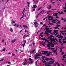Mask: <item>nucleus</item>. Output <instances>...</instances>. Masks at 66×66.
Masks as SVG:
<instances>
[{"label":"nucleus","mask_w":66,"mask_h":66,"mask_svg":"<svg viewBox=\"0 0 66 66\" xmlns=\"http://www.w3.org/2000/svg\"><path fill=\"white\" fill-rule=\"evenodd\" d=\"M53 61H51L49 62H47V63L45 64V66H51V64H51H53V63L54 62V60H52Z\"/></svg>","instance_id":"f257e3e1"},{"label":"nucleus","mask_w":66,"mask_h":66,"mask_svg":"<svg viewBox=\"0 0 66 66\" xmlns=\"http://www.w3.org/2000/svg\"><path fill=\"white\" fill-rule=\"evenodd\" d=\"M44 53H42V54H47V56H50L51 54H52L51 52H48V51H45Z\"/></svg>","instance_id":"f03ea898"},{"label":"nucleus","mask_w":66,"mask_h":66,"mask_svg":"<svg viewBox=\"0 0 66 66\" xmlns=\"http://www.w3.org/2000/svg\"><path fill=\"white\" fill-rule=\"evenodd\" d=\"M45 29L46 30L47 32H48V33H51V32H52V30H49V28H45Z\"/></svg>","instance_id":"7ed1b4c3"},{"label":"nucleus","mask_w":66,"mask_h":66,"mask_svg":"<svg viewBox=\"0 0 66 66\" xmlns=\"http://www.w3.org/2000/svg\"><path fill=\"white\" fill-rule=\"evenodd\" d=\"M34 24L35 25V26H35V28H37V27L38 26V24L37 22H35L34 23Z\"/></svg>","instance_id":"20e7f679"},{"label":"nucleus","mask_w":66,"mask_h":66,"mask_svg":"<svg viewBox=\"0 0 66 66\" xmlns=\"http://www.w3.org/2000/svg\"><path fill=\"white\" fill-rule=\"evenodd\" d=\"M25 9H26V6H25V8H24V9L23 10V11L22 12V13H23V14L22 15V16L23 17H24V12L25 11Z\"/></svg>","instance_id":"39448f33"},{"label":"nucleus","mask_w":66,"mask_h":66,"mask_svg":"<svg viewBox=\"0 0 66 66\" xmlns=\"http://www.w3.org/2000/svg\"><path fill=\"white\" fill-rule=\"evenodd\" d=\"M24 42H25L23 44H22V46L23 47H24V45H25V44H26V43H27V42L26 41V40H25L24 41Z\"/></svg>","instance_id":"423d86ee"},{"label":"nucleus","mask_w":66,"mask_h":66,"mask_svg":"<svg viewBox=\"0 0 66 66\" xmlns=\"http://www.w3.org/2000/svg\"><path fill=\"white\" fill-rule=\"evenodd\" d=\"M17 40V39H13V40H12L11 41V42L12 43H15V42H16V41Z\"/></svg>","instance_id":"0eeeda50"},{"label":"nucleus","mask_w":66,"mask_h":66,"mask_svg":"<svg viewBox=\"0 0 66 66\" xmlns=\"http://www.w3.org/2000/svg\"><path fill=\"white\" fill-rule=\"evenodd\" d=\"M45 11H42L40 12V15H42V14H43V13H45Z\"/></svg>","instance_id":"6e6552de"},{"label":"nucleus","mask_w":66,"mask_h":66,"mask_svg":"<svg viewBox=\"0 0 66 66\" xmlns=\"http://www.w3.org/2000/svg\"><path fill=\"white\" fill-rule=\"evenodd\" d=\"M63 48H65V47H61L60 48V52H62V50Z\"/></svg>","instance_id":"1a4fd4ad"},{"label":"nucleus","mask_w":66,"mask_h":66,"mask_svg":"<svg viewBox=\"0 0 66 66\" xmlns=\"http://www.w3.org/2000/svg\"><path fill=\"white\" fill-rule=\"evenodd\" d=\"M43 60H42V62H43V63H47V62H46V61H45V59L44 58H43ZM43 60H44L43 61Z\"/></svg>","instance_id":"9d476101"},{"label":"nucleus","mask_w":66,"mask_h":66,"mask_svg":"<svg viewBox=\"0 0 66 66\" xmlns=\"http://www.w3.org/2000/svg\"><path fill=\"white\" fill-rule=\"evenodd\" d=\"M53 51L54 52V53H55V52H56V55L57 54V53H56V50H53Z\"/></svg>","instance_id":"9b49d317"},{"label":"nucleus","mask_w":66,"mask_h":66,"mask_svg":"<svg viewBox=\"0 0 66 66\" xmlns=\"http://www.w3.org/2000/svg\"><path fill=\"white\" fill-rule=\"evenodd\" d=\"M35 59H39L40 58V57H37V56L36 55L35 56Z\"/></svg>","instance_id":"f8f14e48"},{"label":"nucleus","mask_w":66,"mask_h":66,"mask_svg":"<svg viewBox=\"0 0 66 66\" xmlns=\"http://www.w3.org/2000/svg\"><path fill=\"white\" fill-rule=\"evenodd\" d=\"M58 30H54L53 31L54 32H53V33H54V34H55L57 32L56 31H57Z\"/></svg>","instance_id":"ddd939ff"},{"label":"nucleus","mask_w":66,"mask_h":66,"mask_svg":"<svg viewBox=\"0 0 66 66\" xmlns=\"http://www.w3.org/2000/svg\"><path fill=\"white\" fill-rule=\"evenodd\" d=\"M29 60L30 63H33V61H32V60L31 58H29Z\"/></svg>","instance_id":"4468645a"},{"label":"nucleus","mask_w":66,"mask_h":66,"mask_svg":"<svg viewBox=\"0 0 66 66\" xmlns=\"http://www.w3.org/2000/svg\"><path fill=\"white\" fill-rule=\"evenodd\" d=\"M23 27L24 28H28V26L26 25H23Z\"/></svg>","instance_id":"2eb2a0df"},{"label":"nucleus","mask_w":66,"mask_h":66,"mask_svg":"<svg viewBox=\"0 0 66 66\" xmlns=\"http://www.w3.org/2000/svg\"><path fill=\"white\" fill-rule=\"evenodd\" d=\"M51 42H55V40L54 39V38H53L52 39V41H51Z\"/></svg>","instance_id":"dca6fc26"},{"label":"nucleus","mask_w":66,"mask_h":66,"mask_svg":"<svg viewBox=\"0 0 66 66\" xmlns=\"http://www.w3.org/2000/svg\"><path fill=\"white\" fill-rule=\"evenodd\" d=\"M50 38V40H51V42H52V38H51L50 37H48L47 39H48Z\"/></svg>","instance_id":"f3484780"},{"label":"nucleus","mask_w":66,"mask_h":66,"mask_svg":"<svg viewBox=\"0 0 66 66\" xmlns=\"http://www.w3.org/2000/svg\"><path fill=\"white\" fill-rule=\"evenodd\" d=\"M57 65L58 66H60V63H58V62H56V63L55 64V65Z\"/></svg>","instance_id":"a211bd4d"},{"label":"nucleus","mask_w":66,"mask_h":66,"mask_svg":"<svg viewBox=\"0 0 66 66\" xmlns=\"http://www.w3.org/2000/svg\"><path fill=\"white\" fill-rule=\"evenodd\" d=\"M51 5H50L49 6V7L48 8V10H50L51 9Z\"/></svg>","instance_id":"6ab92c4d"},{"label":"nucleus","mask_w":66,"mask_h":66,"mask_svg":"<svg viewBox=\"0 0 66 66\" xmlns=\"http://www.w3.org/2000/svg\"><path fill=\"white\" fill-rule=\"evenodd\" d=\"M50 18H51V19H50ZM48 20H49L50 21V20H52L53 19V18H48Z\"/></svg>","instance_id":"aec40b11"},{"label":"nucleus","mask_w":66,"mask_h":66,"mask_svg":"<svg viewBox=\"0 0 66 66\" xmlns=\"http://www.w3.org/2000/svg\"><path fill=\"white\" fill-rule=\"evenodd\" d=\"M33 7L35 9V8H36V7H37V6H36V5H34Z\"/></svg>","instance_id":"412c9836"},{"label":"nucleus","mask_w":66,"mask_h":66,"mask_svg":"<svg viewBox=\"0 0 66 66\" xmlns=\"http://www.w3.org/2000/svg\"><path fill=\"white\" fill-rule=\"evenodd\" d=\"M58 38H61V39H62L63 38V36H59V37H58Z\"/></svg>","instance_id":"4be33fe9"},{"label":"nucleus","mask_w":66,"mask_h":66,"mask_svg":"<svg viewBox=\"0 0 66 66\" xmlns=\"http://www.w3.org/2000/svg\"><path fill=\"white\" fill-rule=\"evenodd\" d=\"M50 60V58H46L45 59L46 61H49V60Z\"/></svg>","instance_id":"5701e85b"},{"label":"nucleus","mask_w":66,"mask_h":66,"mask_svg":"<svg viewBox=\"0 0 66 66\" xmlns=\"http://www.w3.org/2000/svg\"><path fill=\"white\" fill-rule=\"evenodd\" d=\"M47 47H50V46H50V44H47Z\"/></svg>","instance_id":"b1692460"},{"label":"nucleus","mask_w":66,"mask_h":66,"mask_svg":"<svg viewBox=\"0 0 66 66\" xmlns=\"http://www.w3.org/2000/svg\"><path fill=\"white\" fill-rule=\"evenodd\" d=\"M60 22H61L60 21H58V22L56 23V24H58V23H59V24H60Z\"/></svg>","instance_id":"393cba45"},{"label":"nucleus","mask_w":66,"mask_h":66,"mask_svg":"<svg viewBox=\"0 0 66 66\" xmlns=\"http://www.w3.org/2000/svg\"><path fill=\"white\" fill-rule=\"evenodd\" d=\"M10 31H11V32H13V29H12V28H11L10 29Z\"/></svg>","instance_id":"a878e982"},{"label":"nucleus","mask_w":66,"mask_h":66,"mask_svg":"<svg viewBox=\"0 0 66 66\" xmlns=\"http://www.w3.org/2000/svg\"><path fill=\"white\" fill-rule=\"evenodd\" d=\"M61 40H62V39H59V43H61Z\"/></svg>","instance_id":"bb28decb"},{"label":"nucleus","mask_w":66,"mask_h":66,"mask_svg":"<svg viewBox=\"0 0 66 66\" xmlns=\"http://www.w3.org/2000/svg\"><path fill=\"white\" fill-rule=\"evenodd\" d=\"M46 12H47V14H49V12H51V11H47Z\"/></svg>","instance_id":"cd10ccee"},{"label":"nucleus","mask_w":66,"mask_h":66,"mask_svg":"<svg viewBox=\"0 0 66 66\" xmlns=\"http://www.w3.org/2000/svg\"><path fill=\"white\" fill-rule=\"evenodd\" d=\"M43 43H44V44H42V45L43 46H45V44H46V43H45V42H43Z\"/></svg>","instance_id":"c85d7f7f"},{"label":"nucleus","mask_w":66,"mask_h":66,"mask_svg":"<svg viewBox=\"0 0 66 66\" xmlns=\"http://www.w3.org/2000/svg\"><path fill=\"white\" fill-rule=\"evenodd\" d=\"M26 35L25 34L24 35V36H23V38H24V39H25V38H25V37H26Z\"/></svg>","instance_id":"c756f323"},{"label":"nucleus","mask_w":66,"mask_h":66,"mask_svg":"<svg viewBox=\"0 0 66 66\" xmlns=\"http://www.w3.org/2000/svg\"><path fill=\"white\" fill-rule=\"evenodd\" d=\"M2 51H5V48H3V49L2 50Z\"/></svg>","instance_id":"7c9ffc66"},{"label":"nucleus","mask_w":66,"mask_h":66,"mask_svg":"<svg viewBox=\"0 0 66 66\" xmlns=\"http://www.w3.org/2000/svg\"><path fill=\"white\" fill-rule=\"evenodd\" d=\"M51 36L50 37L51 38H52V37H53V36L52 35H50Z\"/></svg>","instance_id":"2f4dec72"},{"label":"nucleus","mask_w":66,"mask_h":66,"mask_svg":"<svg viewBox=\"0 0 66 66\" xmlns=\"http://www.w3.org/2000/svg\"><path fill=\"white\" fill-rule=\"evenodd\" d=\"M41 39H42V40H45V38H41Z\"/></svg>","instance_id":"473e14b6"},{"label":"nucleus","mask_w":66,"mask_h":66,"mask_svg":"<svg viewBox=\"0 0 66 66\" xmlns=\"http://www.w3.org/2000/svg\"><path fill=\"white\" fill-rule=\"evenodd\" d=\"M47 32L46 31H45V34H47V35H49V33H47Z\"/></svg>","instance_id":"72a5a7b5"},{"label":"nucleus","mask_w":66,"mask_h":66,"mask_svg":"<svg viewBox=\"0 0 66 66\" xmlns=\"http://www.w3.org/2000/svg\"><path fill=\"white\" fill-rule=\"evenodd\" d=\"M57 28H58V27H54V28L55 29H57Z\"/></svg>","instance_id":"f704fd0d"},{"label":"nucleus","mask_w":66,"mask_h":66,"mask_svg":"<svg viewBox=\"0 0 66 66\" xmlns=\"http://www.w3.org/2000/svg\"><path fill=\"white\" fill-rule=\"evenodd\" d=\"M49 18H53V16H49Z\"/></svg>","instance_id":"c9c22d12"},{"label":"nucleus","mask_w":66,"mask_h":66,"mask_svg":"<svg viewBox=\"0 0 66 66\" xmlns=\"http://www.w3.org/2000/svg\"><path fill=\"white\" fill-rule=\"evenodd\" d=\"M35 51V50H33L32 51V53H34V52Z\"/></svg>","instance_id":"e433bc0d"},{"label":"nucleus","mask_w":66,"mask_h":66,"mask_svg":"<svg viewBox=\"0 0 66 66\" xmlns=\"http://www.w3.org/2000/svg\"><path fill=\"white\" fill-rule=\"evenodd\" d=\"M53 22H55V21H56V20H53Z\"/></svg>","instance_id":"4c0bfd02"},{"label":"nucleus","mask_w":66,"mask_h":66,"mask_svg":"<svg viewBox=\"0 0 66 66\" xmlns=\"http://www.w3.org/2000/svg\"><path fill=\"white\" fill-rule=\"evenodd\" d=\"M43 33H44V32H43L40 33V35H42V34H43Z\"/></svg>","instance_id":"58836bf2"},{"label":"nucleus","mask_w":66,"mask_h":66,"mask_svg":"<svg viewBox=\"0 0 66 66\" xmlns=\"http://www.w3.org/2000/svg\"><path fill=\"white\" fill-rule=\"evenodd\" d=\"M61 26V25H57L56 26V27H60Z\"/></svg>","instance_id":"ea45409f"},{"label":"nucleus","mask_w":66,"mask_h":66,"mask_svg":"<svg viewBox=\"0 0 66 66\" xmlns=\"http://www.w3.org/2000/svg\"><path fill=\"white\" fill-rule=\"evenodd\" d=\"M8 63L9 64V65H11V62H8Z\"/></svg>","instance_id":"a19ab883"},{"label":"nucleus","mask_w":66,"mask_h":66,"mask_svg":"<svg viewBox=\"0 0 66 66\" xmlns=\"http://www.w3.org/2000/svg\"><path fill=\"white\" fill-rule=\"evenodd\" d=\"M42 7H40L38 9V11H39V10H40L41 9H42Z\"/></svg>","instance_id":"79ce46f5"},{"label":"nucleus","mask_w":66,"mask_h":66,"mask_svg":"<svg viewBox=\"0 0 66 66\" xmlns=\"http://www.w3.org/2000/svg\"><path fill=\"white\" fill-rule=\"evenodd\" d=\"M63 44L66 43V41H63Z\"/></svg>","instance_id":"37998d69"},{"label":"nucleus","mask_w":66,"mask_h":66,"mask_svg":"<svg viewBox=\"0 0 66 66\" xmlns=\"http://www.w3.org/2000/svg\"><path fill=\"white\" fill-rule=\"evenodd\" d=\"M66 19L65 18L64 20V22H66Z\"/></svg>","instance_id":"c03bdc74"},{"label":"nucleus","mask_w":66,"mask_h":66,"mask_svg":"<svg viewBox=\"0 0 66 66\" xmlns=\"http://www.w3.org/2000/svg\"><path fill=\"white\" fill-rule=\"evenodd\" d=\"M52 47H53V48L54 47V46L53 45H52Z\"/></svg>","instance_id":"a18cd8bd"},{"label":"nucleus","mask_w":66,"mask_h":66,"mask_svg":"<svg viewBox=\"0 0 66 66\" xmlns=\"http://www.w3.org/2000/svg\"><path fill=\"white\" fill-rule=\"evenodd\" d=\"M2 43H3L4 42V40H2Z\"/></svg>","instance_id":"49530a36"},{"label":"nucleus","mask_w":66,"mask_h":66,"mask_svg":"<svg viewBox=\"0 0 66 66\" xmlns=\"http://www.w3.org/2000/svg\"><path fill=\"white\" fill-rule=\"evenodd\" d=\"M37 56H37H40L41 55H39V54H38L37 55H36Z\"/></svg>","instance_id":"de8ad7c7"},{"label":"nucleus","mask_w":66,"mask_h":66,"mask_svg":"<svg viewBox=\"0 0 66 66\" xmlns=\"http://www.w3.org/2000/svg\"><path fill=\"white\" fill-rule=\"evenodd\" d=\"M61 14H62L63 15H64V13H63V11H61Z\"/></svg>","instance_id":"09e8293b"},{"label":"nucleus","mask_w":66,"mask_h":66,"mask_svg":"<svg viewBox=\"0 0 66 66\" xmlns=\"http://www.w3.org/2000/svg\"><path fill=\"white\" fill-rule=\"evenodd\" d=\"M23 18V16H22L21 18H20V20H21V19H22V18Z\"/></svg>","instance_id":"8fccbe9b"},{"label":"nucleus","mask_w":66,"mask_h":66,"mask_svg":"<svg viewBox=\"0 0 66 66\" xmlns=\"http://www.w3.org/2000/svg\"><path fill=\"white\" fill-rule=\"evenodd\" d=\"M65 56L64 55H63V58L65 59Z\"/></svg>","instance_id":"3c124183"},{"label":"nucleus","mask_w":66,"mask_h":66,"mask_svg":"<svg viewBox=\"0 0 66 66\" xmlns=\"http://www.w3.org/2000/svg\"><path fill=\"white\" fill-rule=\"evenodd\" d=\"M12 22V23H15V22H16L15 21H13Z\"/></svg>","instance_id":"603ef678"},{"label":"nucleus","mask_w":66,"mask_h":66,"mask_svg":"<svg viewBox=\"0 0 66 66\" xmlns=\"http://www.w3.org/2000/svg\"><path fill=\"white\" fill-rule=\"evenodd\" d=\"M54 39H55V40H56V42L57 41V39H56V38H55Z\"/></svg>","instance_id":"864d4df0"},{"label":"nucleus","mask_w":66,"mask_h":66,"mask_svg":"<svg viewBox=\"0 0 66 66\" xmlns=\"http://www.w3.org/2000/svg\"><path fill=\"white\" fill-rule=\"evenodd\" d=\"M40 36L41 37H44V36H43V35H40Z\"/></svg>","instance_id":"5fc2aeb1"},{"label":"nucleus","mask_w":66,"mask_h":66,"mask_svg":"<svg viewBox=\"0 0 66 66\" xmlns=\"http://www.w3.org/2000/svg\"><path fill=\"white\" fill-rule=\"evenodd\" d=\"M57 34H58V32H57L56 34H55V36H56L57 35Z\"/></svg>","instance_id":"6e6d98bb"},{"label":"nucleus","mask_w":66,"mask_h":66,"mask_svg":"<svg viewBox=\"0 0 66 66\" xmlns=\"http://www.w3.org/2000/svg\"><path fill=\"white\" fill-rule=\"evenodd\" d=\"M19 27V25L18 24H17L16 26V28H18Z\"/></svg>","instance_id":"4d7b16f0"},{"label":"nucleus","mask_w":66,"mask_h":66,"mask_svg":"<svg viewBox=\"0 0 66 66\" xmlns=\"http://www.w3.org/2000/svg\"><path fill=\"white\" fill-rule=\"evenodd\" d=\"M25 32H27V33H28V31H27V30H25Z\"/></svg>","instance_id":"13d9d810"},{"label":"nucleus","mask_w":66,"mask_h":66,"mask_svg":"<svg viewBox=\"0 0 66 66\" xmlns=\"http://www.w3.org/2000/svg\"><path fill=\"white\" fill-rule=\"evenodd\" d=\"M25 63H27V60L26 59H25Z\"/></svg>","instance_id":"bf43d9fd"},{"label":"nucleus","mask_w":66,"mask_h":66,"mask_svg":"<svg viewBox=\"0 0 66 66\" xmlns=\"http://www.w3.org/2000/svg\"><path fill=\"white\" fill-rule=\"evenodd\" d=\"M29 35H27L26 36V37H29Z\"/></svg>","instance_id":"052dcab7"},{"label":"nucleus","mask_w":66,"mask_h":66,"mask_svg":"<svg viewBox=\"0 0 66 66\" xmlns=\"http://www.w3.org/2000/svg\"><path fill=\"white\" fill-rule=\"evenodd\" d=\"M17 25V24L15 23V24L13 25V26H16Z\"/></svg>","instance_id":"680f3d73"},{"label":"nucleus","mask_w":66,"mask_h":66,"mask_svg":"<svg viewBox=\"0 0 66 66\" xmlns=\"http://www.w3.org/2000/svg\"><path fill=\"white\" fill-rule=\"evenodd\" d=\"M46 26V25L45 24H43V26L44 27H45V26Z\"/></svg>","instance_id":"e2e57ef3"},{"label":"nucleus","mask_w":66,"mask_h":66,"mask_svg":"<svg viewBox=\"0 0 66 66\" xmlns=\"http://www.w3.org/2000/svg\"><path fill=\"white\" fill-rule=\"evenodd\" d=\"M35 8H34V9H33V10H32V11H35Z\"/></svg>","instance_id":"0e129e2a"},{"label":"nucleus","mask_w":66,"mask_h":66,"mask_svg":"<svg viewBox=\"0 0 66 66\" xmlns=\"http://www.w3.org/2000/svg\"><path fill=\"white\" fill-rule=\"evenodd\" d=\"M58 13H59L60 14H61V13L60 12V11L58 12Z\"/></svg>","instance_id":"69168bd1"},{"label":"nucleus","mask_w":66,"mask_h":66,"mask_svg":"<svg viewBox=\"0 0 66 66\" xmlns=\"http://www.w3.org/2000/svg\"><path fill=\"white\" fill-rule=\"evenodd\" d=\"M56 15V14H53V16H55Z\"/></svg>","instance_id":"338daca9"},{"label":"nucleus","mask_w":66,"mask_h":66,"mask_svg":"<svg viewBox=\"0 0 66 66\" xmlns=\"http://www.w3.org/2000/svg\"><path fill=\"white\" fill-rule=\"evenodd\" d=\"M61 20H64V18H61Z\"/></svg>","instance_id":"774afa93"}]
</instances>
